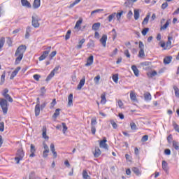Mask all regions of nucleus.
<instances>
[{
	"instance_id": "obj_1",
	"label": "nucleus",
	"mask_w": 179,
	"mask_h": 179,
	"mask_svg": "<svg viewBox=\"0 0 179 179\" xmlns=\"http://www.w3.org/2000/svg\"><path fill=\"white\" fill-rule=\"evenodd\" d=\"M27 48L25 45H21L17 48L15 53V57H16L15 62V65L20 64V61L23 59V55H24V52H26Z\"/></svg>"
},
{
	"instance_id": "obj_2",
	"label": "nucleus",
	"mask_w": 179,
	"mask_h": 179,
	"mask_svg": "<svg viewBox=\"0 0 179 179\" xmlns=\"http://www.w3.org/2000/svg\"><path fill=\"white\" fill-rule=\"evenodd\" d=\"M0 106L1 107L3 114H8V101L3 98L0 99Z\"/></svg>"
},
{
	"instance_id": "obj_3",
	"label": "nucleus",
	"mask_w": 179,
	"mask_h": 179,
	"mask_svg": "<svg viewBox=\"0 0 179 179\" xmlns=\"http://www.w3.org/2000/svg\"><path fill=\"white\" fill-rule=\"evenodd\" d=\"M23 157H24V152H23V150H18L17 151L16 157H15L16 164H19V163L23 160Z\"/></svg>"
},
{
	"instance_id": "obj_4",
	"label": "nucleus",
	"mask_w": 179,
	"mask_h": 179,
	"mask_svg": "<svg viewBox=\"0 0 179 179\" xmlns=\"http://www.w3.org/2000/svg\"><path fill=\"white\" fill-rule=\"evenodd\" d=\"M8 93H9V90L6 88L2 91L1 94L4 97L5 100H6V101H9V103H13V99Z\"/></svg>"
},
{
	"instance_id": "obj_5",
	"label": "nucleus",
	"mask_w": 179,
	"mask_h": 179,
	"mask_svg": "<svg viewBox=\"0 0 179 179\" xmlns=\"http://www.w3.org/2000/svg\"><path fill=\"white\" fill-rule=\"evenodd\" d=\"M31 24L33 27H35L36 29L40 27V23L38 22V17H37L36 15L32 16Z\"/></svg>"
},
{
	"instance_id": "obj_6",
	"label": "nucleus",
	"mask_w": 179,
	"mask_h": 179,
	"mask_svg": "<svg viewBox=\"0 0 179 179\" xmlns=\"http://www.w3.org/2000/svg\"><path fill=\"white\" fill-rule=\"evenodd\" d=\"M107 138L104 137L102 141L99 142V147L103 149H108V146L107 145Z\"/></svg>"
},
{
	"instance_id": "obj_7",
	"label": "nucleus",
	"mask_w": 179,
	"mask_h": 179,
	"mask_svg": "<svg viewBox=\"0 0 179 179\" xmlns=\"http://www.w3.org/2000/svg\"><path fill=\"white\" fill-rule=\"evenodd\" d=\"M86 80V78L83 77L80 80L79 84L78 85L77 89L78 90H80L83 86H85V82Z\"/></svg>"
},
{
	"instance_id": "obj_8",
	"label": "nucleus",
	"mask_w": 179,
	"mask_h": 179,
	"mask_svg": "<svg viewBox=\"0 0 179 179\" xmlns=\"http://www.w3.org/2000/svg\"><path fill=\"white\" fill-rule=\"evenodd\" d=\"M30 155L29 157H34V156H36V155L34 153H36V146H34V145L31 144V147H30Z\"/></svg>"
},
{
	"instance_id": "obj_9",
	"label": "nucleus",
	"mask_w": 179,
	"mask_h": 179,
	"mask_svg": "<svg viewBox=\"0 0 179 179\" xmlns=\"http://www.w3.org/2000/svg\"><path fill=\"white\" fill-rule=\"evenodd\" d=\"M100 43L103 47H106L107 43V35H103L100 39Z\"/></svg>"
},
{
	"instance_id": "obj_10",
	"label": "nucleus",
	"mask_w": 179,
	"mask_h": 179,
	"mask_svg": "<svg viewBox=\"0 0 179 179\" xmlns=\"http://www.w3.org/2000/svg\"><path fill=\"white\" fill-rule=\"evenodd\" d=\"M68 106L71 107V106H73V94H70L68 97Z\"/></svg>"
},
{
	"instance_id": "obj_11",
	"label": "nucleus",
	"mask_w": 179,
	"mask_h": 179,
	"mask_svg": "<svg viewBox=\"0 0 179 179\" xmlns=\"http://www.w3.org/2000/svg\"><path fill=\"white\" fill-rule=\"evenodd\" d=\"M93 55H90L88 59H87V63L85 64V66H90V65L93 64Z\"/></svg>"
},
{
	"instance_id": "obj_12",
	"label": "nucleus",
	"mask_w": 179,
	"mask_h": 179,
	"mask_svg": "<svg viewBox=\"0 0 179 179\" xmlns=\"http://www.w3.org/2000/svg\"><path fill=\"white\" fill-rule=\"evenodd\" d=\"M83 22V20L82 18H80L76 23V25L74 27V29L77 30H80V25L82 24Z\"/></svg>"
},
{
	"instance_id": "obj_13",
	"label": "nucleus",
	"mask_w": 179,
	"mask_h": 179,
	"mask_svg": "<svg viewBox=\"0 0 179 179\" xmlns=\"http://www.w3.org/2000/svg\"><path fill=\"white\" fill-rule=\"evenodd\" d=\"M50 148V150H51L52 153L53 154V157H55V159L57 158L58 155L55 152V145H54V143H51Z\"/></svg>"
},
{
	"instance_id": "obj_14",
	"label": "nucleus",
	"mask_w": 179,
	"mask_h": 179,
	"mask_svg": "<svg viewBox=\"0 0 179 179\" xmlns=\"http://www.w3.org/2000/svg\"><path fill=\"white\" fill-rule=\"evenodd\" d=\"M162 169L165 171V173H169V164L166 161H162Z\"/></svg>"
},
{
	"instance_id": "obj_15",
	"label": "nucleus",
	"mask_w": 179,
	"mask_h": 179,
	"mask_svg": "<svg viewBox=\"0 0 179 179\" xmlns=\"http://www.w3.org/2000/svg\"><path fill=\"white\" fill-rule=\"evenodd\" d=\"M19 71H20V67H17L14 71L11 73L10 76V79L12 80L15 78V76H16V75H17Z\"/></svg>"
},
{
	"instance_id": "obj_16",
	"label": "nucleus",
	"mask_w": 179,
	"mask_h": 179,
	"mask_svg": "<svg viewBox=\"0 0 179 179\" xmlns=\"http://www.w3.org/2000/svg\"><path fill=\"white\" fill-rule=\"evenodd\" d=\"M41 3V0H34L32 5L34 9H38V7L40 6Z\"/></svg>"
},
{
	"instance_id": "obj_17",
	"label": "nucleus",
	"mask_w": 179,
	"mask_h": 179,
	"mask_svg": "<svg viewBox=\"0 0 179 179\" xmlns=\"http://www.w3.org/2000/svg\"><path fill=\"white\" fill-rule=\"evenodd\" d=\"M21 3L25 8H31V4L27 0H21Z\"/></svg>"
},
{
	"instance_id": "obj_18",
	"label": "nucleus",
	"mask_w": 179,
	"mask_h": 179,
	"mask_svg": "<svg viewBox=\"0 0 179 179\" xmlns=\"http://www.w3.org/2000/svg\"><path fill=\"white\" fill-rule=\"evenodd\" d=\"M131 70L133 71L135 76L138 78V76H139V70L138 69V67H136L135 65H133L131 66Z\"/></svg>"
},
{
	"instance_id": "obj_19",
	"label": "nucleus",
	"mask_w": 179,
	"mask_h": 179,
	"mask_svg": "<svg viewBox=\"0 0 179 179\" xmlns=\"http://www.w3.org/2000/svg\"><path fill=\"white\" fill-rule=\"evenodd\" d=\"M42 136L44 139H48V136H47V127L43 126L42 129Z\"/></svg>"
},
{
	"instance_id": "obj_20",
	"label": "nucleus",
	"mask_w": 179,
	"mask_h": 179,
	"mask_svg": "<svg viewBox=\"0 0 179 179\" xmlns=\"http://www.w3.org/2000/svg\"><path fill=\"white\" fill-rule=\"evenodd\" d=\"M144 99L145 101H150L152 100V94L149 92L144 94Z\"/></svg>"
},
{
	"instance_id": "obj_21",
	"label": "nucleus",
	"mask_w": 179,
	"mask_h": 179,
	"mask_svg": "<svg viewBox=\"0 0 179 179\" xmlns=\"http://www.w3.org/2000/svg\"><path fill=\"white\" fill-rule=\"evenodd\" d=\"M134 19L135 20H138V19H139V16H141V14L139 13L140 10L139 9H134Z\"/></svg>"
},
{
	"instance_id": "obj_22",
	"label": "nucleus",
	"mask_w": 179,
	"mask_h": 179,
	"mask_svg": "<svg viewBox=\"0 0 179 179\" xmlns=\"http://www.w3.org/2000/svg\"><path fill=\"white\" fill-rule=\"evenodd\" d=\"M172 59L173 57L171 56H168L164 59V64H165V65H168V64H170V62H171Z\"/></svg>"
},
{
	"instance_id": "obj_23",
	"label": "nucleus",
	"mask_w": 179,
	"mask_h": 179,
	"mask_svg": "<svg viewBox=\"0 0 179 179\" xmlns=\"http://www.w3.org/2000/svg\"><path fill=\"white\" fill-rule=\"evenodd\" d=\"M55 76V73H54V71H52L46 78L45 79L46 82H50V80H51V79H52V78H54Z\"/></svg>"
},
{
	"instance_id": "obj_24",
	"label": "nucleus",
	"mask_w": 179,
	"mask_h": 179,
	"mask_svg": "<svg viewBox=\"0 0 179 179\" xmlns=\"http://www.w3.org/2000/svg\"><path fill=\"white\" fill-rule=\"evenodd\" d=\"M100 155H101V151L100 150V148H96L94 152V157H99Z\"/></svg>"
},
{
	"instance_id": "obj_25",
	"label": "nucleus",
	"mask_w": 179,
	"mask_h": 179,
	"mask_svg": "<svg viewBox=\"0 0 179 179\" xmlns=\"http://www.w3.org/2000/svg\"><path fill=\"white\" fill-rule=\"evenodd\" d=\"M100 26H101L100 22H96V23L93 24L92 30L97 31V30H99V29H100Z\"/></svg>"
},
{
	"instance_id": "obj_26",
	"label": "nucleus",
	"mask_w": 179,
	"mask_h": 179,
	"mask_svg": "<svg viewBox=\"0 0 179 179\" xmlns=\"http://www.w3.org/2000/svg\"><path fill=\"white\" fill-rule=\"evenodd\" d=\"M50 51H51V47L49 46L46 48V50L43 51L42 55H43L44 57H45L47 58V57H48V54H50Z\"/></svg>"
},
{
	"instance_id": "obj_27",
	"label": "nucleus",
	"mask_w": 179,
	"mask_h": 179,
	"mask_svg": "<svg viewBox=\"0 0 179 179\" xmlns=\"http://www.w3.org/2000/svg\"><path fill=\"white\" fill-rule=\"evenodd\" d=\"M156 75H157V72L156 71L147 73V76H148V78H153L156 76Z\"/></svg>"
},
{
	"instance_id": "obj_28",
	"label": "nucleus",
	"mask_w": 179,
	"mask_h": 179,
	"mask_svg": "<svg viewBox=\"0 0 179 179\" xmlns=\"http://www.w3.org/2000/svg\"><path fill=\"white\" fill-rule=\"evenodd\" d=\"M59 111H61V109L59 108L56 109L55 113L52 115V118H54L55 120H57V118H58V116L59 115Z\"/></svg>"
},
{
	"instance_id": "obj_29",
	"label": "nucleus",
	"mask_w": 179,
	"mask_h": 179,
	"mask_svg": "<svg viewBox=\"0 0 179 179\" xmlns=\"http://www.w3.org/2000/svg\"><path fill=\"white\" fill-rule=\"evenodd\" d=\"M173 148H174L175 150H179V143L173 141L172 142Z\"/></svg>"
},
{
	"instance_id": "obj_30",
	"label": "nucleus",
	"mask_w": 179,
	"mask_h": 179,
	"mask_svg": "<svg viewBox=\"0 0 179 179\" xmlns=\"http://www.w3.org/2000/svg\"><path fill=\"white\" fill-rule=\"evenodd\" d=\"M40 106L36 105L35 106V115L36 117H38L40 115Z\"/></svg>"
},
{
	"instance_id": "obj_31",
	"label": "nucleus",
	"mask_w": 179,
	"mask_h": 179,
	"mask_svg": "<svg viewBox=\"0 0 179 179\" xmlns=\"http://www.w3.org/2000/svg\"><path fill=\"white\" fill-rule=\"evenodd\" d=\"M5 76H6V71H3V74L1 76L0 85H3V83H5Z\"/></svg>"
},
{
	"instance_id": "obj_32",
	"label": "nucleus",
	"mask_w": 179,
	"mask_h": 179,
	"mask_svg": "<svg viewBox=\"0 0 179 179\" xmlns=\"http://www.w3.org/2000/svg\"><path fill=\"white\" fill-rule=\"evenodd\" d=\"M169 24H170V20H167L164 26L161 27L160 30H166L169 27Z\"/></svg>"
},
{
	"instance_id": "obj_33",
	"label": "nucleus",
	"mask_w": 179,
	"mask_h": 179,
	"mask_svg": "<svg viewBox=\"0 0 179 179\" xmlns=\"http://www.w3.org/2000/svg\"><path fill=\"white\" fill-rule=\"evenodd\" d=\"M130 99L131 100H132V101H138V100L136 99V95L134 94V92H131Z\"/></svg>"
},
{
	"instance_id": "obj_34",
	"label": "nucleus",
	"mask_w": 179,
	"mask_h": 179,
	"mask_svg": "<svg viewBox=\"0 0 179 179\" xmlns=\"http://www.w3.org/2000/svg\"><path fill=\"white\" fill-rule=\"evenodd\" d=\"M85 41H86V39L85 38L81 39L79 41L78 45L76 46V48H78V50H80V48H82V45L85 43Z\"/></svg>"
},
{
	"instance_id": "obj_35",
	"label": "nucleus",
	"mask_w": 179,
	"mask_h": 179,
	"mask_svg": "<svg viewBox=\"0 0 179 179\" xmlns=\"http://www.w3.org/2000/svg\"><path fill=\"white\" fill-rule=\"evenodd\" d=\"M97 125V119L94 117L91 120V127H96Z\"/></svg>"
},
{
	"instance_id": "obj_36",
	"label": "nucleus",
	"mask_w": 179,
	"mask_h": 179,
	"mask_svg": "<svg viewBox=\"0 0 179 179\" xmlns=\"http://www.w3.org/2000/svg\"><path fill=\"white\" fill-rule=\"evenodd\" d=\"M171 40H173V36H169L166 44V47H171Z\"/></svg>"
},
{
	"instance_id": "obj_37",
	"label": "nucleus",
	"mask_w": 179,
	"mask_h": 179,
	"mask_svg": "<svg viewBox=\"0 0 179 179\" xmlns=\"http://www.w3.org/2000/svg\"><path fill=\"white\" fill-rule=\"evenodd\" d=\"M88 48H92L94 47V41L93 40H90L89 43L87 44Z\"/></svg>"
},
{
	"instance_id": "obj_38",
	"label": "nucleus",
	"mask_w": 179,
	"mask_h": 179,
	"mask_svg": "<svg viewBox=\"0 0 179 179\" xmlns=\"http://www.w3.org/2000/svg\"><path fill=\"white\" fill-rule=\"evenodd\" d=\"M150 17V15H146V17L144 18L142 24H148V23L149 22V19Z\"/></svg>"
},
{
	"instance_id": "obj_39",
	"label": "nucleus",
	"mask_w": 179,
	"mask_h": 179,
	"mask_svg": "<svg viewBox=\"0 0 179 179\" xmlns=\"http://www.w3.org/2000/svg\"><path fill=\"white\" fill-rule=\"evenodd\" d=\"M123 13H124V11H121L117 14L115 13L113 14V16H115V15H116V17H117V20H120V19H121V16H122Z\"/></svg>"
},
{
	"instance_id": "obj_40",
	"label": "nucleus",
	"mask_w": 179,
	"mask_h": 179,
	"mask_svg": "<svg viewBox=\"0 0 179 179\" xmlns=\"http://www.w3.org/2000/svg\"><path fill=\"white\" fill-rule=\"evenodd\" d=\"M83 177L84 179H90V176L87 174V171H83Z\"/></svg>"
},
{
	"instance_id": "obj_41",
	"label": "nucleus",
	"mask_w": 179,
	"mask_h": 179,
	"mask_svg": "<svg viewBox=\"0 0 179 179\" xmlns=\"http://www.w3.org/2000/svg\"><path fill=\"white\" fill-rule=\"evenodd\" d=\"M133 172L134 174H136V176H141V171L136 167L133 168Z\"/></svg>"
},
{
	"instance_id": "obj_42",
	"label": "nucleus",
	"mask_w": 179,
	"mask_h": 179,
	"mask_svg": "<svg viewBox=\"0 0 179 179\" xmlns=\"http://www.w3.org/2000/svg\"><path fill=\"white\" fill-rule=\"evenodd\" d=\"M173 90L175 91V96L176 97H179V89L177 87V86L173 87Z\"/></svg>"
},
{
	"instance_id": "obj_43",
	"label": "nucleus",
	"mask_w": 179,
	"mask_h": 179,
	"mask_svg": "<svg viewBox=\"0 0 179 179\" xmlns=\"http://www.w3.org/2000/svg\"><path fill=\"white\" fill-rule=\"evenodd\" d=\"M101 104H104L106 103L107 100L106 99V95L101 94Z\"/></svg>"
},
{
	"instance_id": "obj_44",
	"label": "nucleus",
	"mask_w": 179,
	"mask_h": 179,
	"mask_svg": "<svg viewBox=\"0 0 179 179\" xmlns=\"http://www.w3.org/2000/svg\"><path fill=\"white\" fill-rule=\"evenodd\" d=\"M100 75L96 76L94 78V82L96 85H99V82H100Z\"/></svg>"
},
{
	"instance_id": "obj_45",
	"label": "nucleus",
	"mask_w": 179,
	"mask_h": 179,
	"mask_svg": "<svg viewBox=\"0 0 179 179\" xmlns=\"http://www.w3.org/2000/svg\"><path fill=\"white\" fill-rule=\"evenodd\" d=\"M138 57H139V58H143V57H145V50H139Z\"/></svg>"
},
{
	"instance_id": "obj_46",
	"label": "nucleus",
	"mask_w": 179,
	"mask_h": 179,
	"mask_svg": "<svg viewBox=\"0 0 179 179\" xmlns=\"http://www.w3.org/2000/svg\"><path fill=\"white\" fill-rule=\"evenodd\" d=\"M103 9H96V10H94L93 11L91 12V16H93V15H94V13H100L101 12H103Z\"/></svg>"
},
{
	"instance_id": "obj_47",
	"label": "nucleus",
	"mask_w": 179,
	"mask_h": 179,
	"mask_svg": "<svg viewBox=\"0 0 179 179\" xmlns=\"http://www.w3.org/2000/svg\"><path fill=\"white\" fill-rule=\"evenodd\" d=\"M117 106H119V108H124V103H122V101H121V100L117 101Z\"/></svg>"
},
{
	"instance_id": "obj_48",
	"label": "nucleus",
	"mask_w": 179,
	"mask_h": 179,
	"mask_svg": "<svg viewBox=\"0 0 179 179\" xmlns=\"http://www.w3.org/2000/svg\"><path fill=\"white\" fill-rule=\"evenodd\" d=\"M81 0H75L73 3H72L71 4H70L69 8H73V6H75V5H78V3H79V2H80Z\"/></svg>"
},
{
	"instance_id": "obj_49",
	"label": "nucleus",
	"mask_w": 179,
	"mask_h": 179,
	"mask_svg": "<svg viewBox=\"0 0 179 179\" xmlns=\"http://www.w3.org/2000/svg\"><path fill=\"white\" fill-rule=\"evenodd\" d=\"M159 45H160V47L164 48V50H167V48H166V43H164V41H160L159 43Z\"/></svg>"
},
{
	"instance_id": "obj_50",
	"label": "nucleus",
	"mask_w": 179,
	"mask_h": 179,
	"mask_svg": "<svg viewBox=\"0 0 179 179\" xmlns=\"http://www.w3.org/2000/svg\"><path fill=\"white\" fill-rule=\"evenodd\" d=\"M113 80L115 83H118V74H115L113 76Z\"/></svg>"
},
{
	"instance_id": "obj_51",
	"label": "nucleus",
	"mask_w": 179,
	"mask_h": 179,
	"mask_svg": "<svg viewBox=\"0 0 179 179\" xmlns=\"http://www.w3.org/2000/svg\"><path fill=\"white\" fill-rule=\"evenodd\" d=\"M5 129V123L3 122L0 123V132H3Z\"/></svg>"
},
{
	"instance_id": "obj_52",
	"label": "nucleus",
	"mask_w": 179,
	"mask_h": 179,
	"mask_svg": "<svg viewBox=\"0 0 179 179\" xmlns=\"http://www.w3.org/2000/svg\"><path fill=\"white\" fill-rule=\"evenodd\" d=\"M43 149H44L43 151L50 152V148H48V145H47L45 143H43Z\"/></svg>"
},
{
	"instance_id": "obj_53",
	"label": "nucleus",
	"mask_w": 179,
	"mask_h": 179,
	"mask_svg": "<svg viewBox=\"0 0 179 179\" xmlns=\"http://www.w3.org/2000/svg\"><path fill=\"white\" fill-rule=\"evenodd\" d=\"M34 79L35 80H36L37 82H38V80H40V78H41V76L38 75V74H35L33 76Z\"/></svg>"
},
{
	"instance_id": "obj_54",
	"label": "nucleus",
	"mask_w": 179,
	"mask_h": 179,
	"mask_svg": "<svg viewBox=\"0 0 179 179\" xmlns=\"http://www.w3.org/2000/svg\"><path fill=\"white\" fill-rule=\"evenodd\" d=\"M148 31H149V28H145L143 29L141 33H142L143 36H146V34H148Z\"/></svg>"
},
{
	"instance_id": "obj_55",
	"label": "nucleus",
	"mask_w": 179,
	"mask_h": 179,
	"mask_svg": "<svg viewBox=\"0 0 179 179\" xmlns=\"http://www.w3.org/2000/svg\"><path fill=\"white\" fill-rule=\"evenodd\" d=\"M45 94V87H43L41 88V94L40 96H44Z\"/></svg>"
},
{
	"instance_id": "obj_56",
	"label": "nucleus",
	"mask_w": 179,
	"mask_h": 179,
	"mask_svg": "<svg viewBox=\"0 0 179 179\" xmlns=\"http://www.w3.org/2000/svg\"><path fill=\"white\" fill-rule=\"evenodd\" d=\"M62 126H63V134H65V132H66V131L68 130V127H66V124L65 123H62Z\"/></svg>"
},
{
	"instance_id": "obj_57",
	"label": "nucleus",
	"mask_w": 179,
	"mask_h": 179,
	"mask_svg": "<svg viewBox=\"0 0 179 179\" xmlns=\"http://www.w3.org/2000/svg\"><path fill=\"white\" fill-rule=\"evenodd\" d=\"M138 47L140 50H145V45H143V42L140 41Z\"/></svg>"
},
{
	"instance_id": "obj_58",
	"label": "nucleus",
	"mask_w": 179,
	"mask_h": 179,
	"mask_svg": "<svg viewBox=\"0 0 179 179\" xmlns=\"http://www.w3.org/2000/svg\"><path fill=\"white\" fill-rule=\"evenodd\" d=\"M131 129L133 131L136 129V124L134 122L130 123Z\"/></svg>"
},
{
	"instance_id": "obj_59",
	"label": "nucleus",
	"mask_w": 179,
	"mask_h": 179,
	"mask_svg": "<svg viewBox=\"0 0 179 179\" xmlns=\"http://www.w3.org/2000/svg\"><path fill=\"white\" fill-rule=\"evenodd\" d=\"M57 55V51H53L50 53V59H52V58H54V57H55Z\"/></svg>"
},
{
	"instance_id": "obj_60",
	"label": "nucleus",
	"mask_w": 179,
	"mask_h": 179,
	"mask_svg": "<svg viewBox=\"0 0 179 179\" xmlns=\"http://www.w3.org/2000/svg\"><path fill=\"white\" fill-rule=\"evenodd\" d=\"M124 55L127 58H131V54H129V50H124Z\"/></svg>"
},
{
	"instance_id": "obj_61",
	"label": "nucleus",
	"mask_w": 179,
	"mask_h": 179,
	"mask_svg": "<svg viewBox=\"0 0 179 179\" xmlns=\"http://www.w3.org/2000/svg\"><path fill=\"white\" fill-rule=\"evenodd\" d=\"M138 0H127L125 3L127 5H131V3H134V2H136Z\"/></svg>"
},
{
	"instance_id": "obj_62",
	"label": "nucleus",
	"mask_w": 179,
	"mask_h": 179,
	"mask_svg": "<svg viewBox=\"0 0 179 179\" xmlns=\"http://www.w3.org/2000/svg\"><path fill=\"white\" fill-rule=\"evenodd\" d=\"M48 153H50V151H43V157L45 159L48 157Z\"/></svg>"
},
{
	"instance_id": "obj_63",
	"label": "nucleus",
	"mask_w": 179,
	"mask_h": 179,
	"mask_svg": "<svg viewBox=\"0 0 179 179\" xmlns=\"http://www.w3.org/2000/svg\"><path fill=\"white\" fill-rule=\"evenodd\" d=\"M134 15V13H132L131 10L129 11V13H127V19H131V17H132Z\"/></svg>"
},
{
	"instance_id": "obj_64",
	"label": "nucleus",
	"mask_w": 179,
	"mask_h": 179,
	"mask_svg": "<svg viewBox=\"0 0 179 179\" xmlns=\"http://www.w3.org/2000/svg\"><path fill=\"white\" fill-rule=\"evenodd\" d=\"M167 6H169V3H167V2L163 3L161 8L162 9H166V8H167Z\"/></svg>"
}]
</instances>
